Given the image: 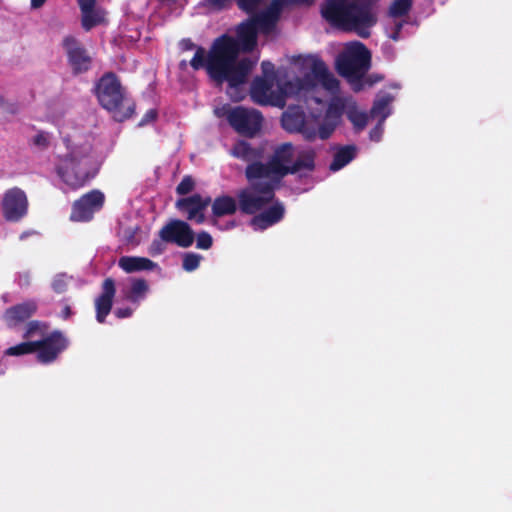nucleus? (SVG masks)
Instances as JSON below:
<instances>
[{
	"label": "nucleus",
	"instance_id": "obj_50",
	"mask_svg": "<svg viewBox=\"0 0 512 512\" xmlns=\"http://www.w3.org/2000/svg\"><path fill=\"white\" fill-rule=\"evenodd\" d=\"M72 315V310H71V307L66 305L63 310H62V318L63 319H68L70 316Z\"/></svg>",
	"mask_w": 512,
	"mask_h": 512
},
{
	"label": "nucleus",
	"instance_id": "obj_27",
	"mask_svg": "<svg viewBox=\"0 0 512 512\" xmlns=\"http://www.w3.org/2000/svg\"><path fill=\"white\" fill-rule=\"evenodd\" d=\"M345 113L356 131H362L366 127L368 122V115L366 112L360 111L356 103L349 105Z\"/></svg>",
	"mask_w": 512,
	"mask_h": 512
},
{
	"label": "nucleus",
	"instance_id": "obj_52",
	"mask_svg": "<svg viewBox=\"0 0 512 512\" xmlns=\"http://www.w3.org/2000/svg\"><path fill=\"white\" fill-rule=\"evenodd\" d=\"M160 245L161 244L159 242L154 241L152 243V247H151L152 252L157 253V254L162 253L163 249L160 247Z\"/></svg>",
	"mask_w": 512,
	"mask_h": 512
},
{
	"label": "nucleus",
	"instance_id": "obj_26",
	"mask_svg": "<svg viewBox=\"0 0 512 512\" xmlns=\"http://www.w3.org/2000/svg\"><path fill=\"white\" fill-rule=\"evenodd\" d=\"M344 112L345 104L342 99L337 98L328 104L323 119L338 126Z\"/></svg>",
	"mask_w": 512,
	"mask_h": 512
},
{
	"label": "nucleus",
	"instance_id": "obj_42",
	"mask_svg": "<svg viewBox=\"0 0 512 512\" xmlns=\"http://www.w3.org/2000/svg\"><path fill=\"white\" fill-rule=\"evenodd\" d=\"M97 0H77L81 12H86L92 8H96Z\"/></svg>",
	"mask_w": 512,
	"mask_h": 512
},
{
	"label": "nucleus",
	"instance_id": "obj_34",
	"mask_svg": "<svg viewBox=\"0 0 512 512\" xmlns=\"http://www.w3.org/2000/svg\"><path fill=\"white\" fill-rule=\"evenodd\" d=\"M195 187V182L191 176H184L181 182L176 187V192L178 195H187L189 194Z\"/></svg>",
	"mask_w": 512,
	"mask_h": 512
},
{
	"label": "nucleus",
	"instance_id": "obj_31",
	"mask_svg": "<svg viewBox=\"0 0 512 512\" xmlns=\"http://www.w3.org/2000/svg\"><path fill=\"white\" fill-rule=\"evenodd\" d=\"M36 352L35 341H26L9 347L5 354L9 356H20Z\"/></svg>",
	"mask_w": 512,
	"mask_h": 512
},
{
	"label": "nucleus",
	"instance_id": "obj_35",
	"mask_svg": "<svg viewBox=\"0 0 512 512\" xmlns=\"http://www.w3.org/2000/svg\"><path fill=\"white\" fill-rule=\"evenodd\" d=\"M212 245H213V238L208 232L201 231L197 234L196 247L198 249L208 250L212 247Z\"/></svg>",
	"mask_w": 512,
	"mask_h": 512
},
{
	"label": "nucleus",
	"instance_id": "obj_2",
	"mask_svg": "<svg viewBox=\"0 0 512 512\" xmlns=\"http://www.w3.org/2000/svg\"><path fill=\"white\" fill-rule=\"evenodd\" d=\"M255 63L248 57L237 61L236 43L228 34L217 37L208 52L198 46L189 61L193 70L205 69L213 81L218 84L227 82L230 88L244 84Z\"/></svg>",
	"mask_w": 512,
	"mask_h": 512
},
{
	"label": "nucleus",
	"instance_id": "obj_16",
	"mask_svg": "<svg viewBox=\"0 0 512 512\" xmlns=\"http://www.w3.org/2000/svg\"><path fill=\"white\" fill-rule=\"evenodd\" d=\"M38 310L35 300H27L7 308L2 319L9 328H16L30 319Z\"/></svg>",
	"mask_w": 512,
	"mask_h": 512
},
{
	"label": "nucleus",
	"instance_id": "obj_15",
	"mask_svg": "<svg viewBox=\"0 0 512 512\" xmlns=\"http://www.w3.org/2000/svg\"><path fill=\"white\" fill-rule=\"evenodd\" d=\"M210 203V197L203 198L200 194H193L189 197L178 199L175 203V207L180 212L186 214L187 220L202 224L205 222L204 211Z\"/></svg>",
	"mask_w": 512,
	"mask_h": 512
},
{
	"label": "nucleus",
	"instance_id": "obj_56",
	"mask_svg": "<svg viewBox=\"0 0 512 512\" xmlns=\"http://www.w3.org/2000/svg\"><path fill=\"white\" fill-rule=\"evenodd\" d=\"M20 281H21V282L23 281V283H24L25 285H29V283H30L29 274H28V273H26V274H24L23 276H21V277H20Z\"/></svg>",
	"mask_w": 512,
	"mask_h": 512
},
{
	"label": "nucleus",
	"instance_id": "obj_23",
	"mask_svg": "<svg viewBox=\"0 0 512 512\" xmlns=\"http://www.w3.org/2000/svg\"><path fill=\"white\" fill-rule=\"evenodd\" d=\"M356 154L357 148L355 145H345L339 147L334 154L329 169L334 172L342 169L356 157Z\"/></svg>",
	"mask_w": 512,
	"mask_h": 512
},
{
	"label": "nucleus",
	"instance_id": "obj_10",
	"mask_svg": "<svg viewBox=\"0 0 512 512\" xmlns=\"http://www.w3.org/2000/svg\"><path fill=\"white\" fill-rule=\"evenodd\" d=\"M68 344V339L59 330L51 332L42 340L35 341L38 362L48 364L55 361Z\"/></svg>",
	"mask_w": 512,
	"mask_h": 512
},
{
	"label": "nucleus",
	"instance_id": "obj_4",
	"mask_svg": "<svg viewBox=\"0 0 512 512\" xmlns=\"http://www.w3.org/2000/svg\"><path fill=\"white\" fill-rule=\"evenodd\" d=\"M68 143L69 141L65 139ZM68 153L60 157L56 167L58 176L62 181L73 189L83 187L91 178L93 158L90 153V146L80 145L70 148Z\"/></svg>",
	"mask_w": 512,
	"mask_h": 512
},
{
	"label": "nucleus",
	"instance_id": "obj_55",
	"mask_svg": "<svg viewBox=\"0 0 512 512\" xmlns=\"http://www.w3.org/2000/svg\"><path fill=\"white\" fill-rule=\"evenodd\" d=\"M295 3L311 6L315 0H293Z\"/></svg>",
	"mask_w": 512,
	"mask_h": 512
},
{
	"label": "nucleus",
	"instance_id": "obj_41",
	"mask_svg": "<svg viewBox=\"0 0 512 512\" xmlns=\"http://www.w3.org/2000/svg\"><path fill=\"white\" fill-rule=\"evenodd\" d=\"M262 72L264 74V78H269L274 80L275 72L274 65L269 61H263L261 63Z\"/></svg>",
	"mask_w": 512,
	"mask_h": 512
},
{
	"label": "nucleus",
	"instance_id": "obj_5",
	"mask_svg": "<svg viewBox=\"0 0 512 512\" xmlns=\"http://www.w3.org/2000/svg\"><path fill=\"white\" fill-rule=\"evenodd\" d=\"M95 95L99 104L113 114L118 122L130 119L135 113L136 105L129 102L125 108L122 104L125 100L124 89L119 78L113 72H107L98 80L95 86Z\"/></svg>",
	"mask_w": 512,
	"mask_h": 512
},
{
	"label": "nucleus",
	"instance_id": "obj_45",
	"mask_svg": "<svg viewBox=\"0 0 512 512\" xmlns=\"http://www.w3.org/2000/svg\"><path fill=\"white\" fill-rule=\"evenodd\" d=\"M197 47H198V46H197L196 44H194V43L192 42V40H191V39H189V38H187V39H182V40L180 41V48H181V50H182V51H191V50H193V49H195V50H196V48H197Z\"/></svg>",
	"mask_w": 512,
	"mask_h": 512
},
{
	"label": "nucleus",
	"instance_id": "obj_14",
	"mask_svg": "<svg viewBox=\"0 0 512 512\" xmlns=\"http://www.w3.org/2000/svg\"><path fill=\"white\" fill-rule=\"evenodd\" d=\"M104 194L99 190H92L73 203L71 211V220L89 221L93 214L100 210L104 204Z\"/></svg>",
	"mask_w": 512,
	"mask_h": 512
},
{
	"label": "nucleus",
	"instance_id": "obj_30",
	"mask_svg": "<svg viewBox=\"0 0 512 512\" xmlns=\"http://www.w3.org/2000/svg\"><path fill=\"white\" fill-rule=\"evenodd\" d=\"M413 5V0H394L389 8L390 16L400 18L408 15Z\"/></svg>",
	"mask_w": 512,
	"mask_h": 512
},
{
	"label": "nucleus",
	"instance_id": "obj_8",
	"mask_svg": "<svg viewBox=\"0 0 512 512\" xmlns=\"http://www.w3.org/2000/svg\"><path fill=\"white\" fill-rule=\"evenodd\" d=\"M302 59L303 66H309L311 74H306L299 80V88L311 89L315 86L312 77L321 84V86L331 93L339 91V80L331 73L322 59L317 56L299 57Z\"/></svg>",
	"mask_w": 512,
	"mask_h": 512
},
{
	"label": "nucleus",
	"instance_id": "obj_20",
	"mask_svg": "<svg viewBox=\"0 0 512 512\" xmlns=\"http://www.w3.org/2000/svg\"><path fill=\"white\" fill-rule=\"evenodd\" d=\"M118 266L126 273L154 270L158 265L146 257L122 256L118 261Z\"/></svg>",
	"mask_w": 512,
	"mask_h": 512
},
{
	"label": "nucleus",
	"instance_id": "obj_17",
	"mask_svg": "<svg viewBox=\"0 0 512 512\" xmlns=\"http://www.w3.org/2000/svg\"><path fill=\"white\" fill-rule=\"evenodd\" d=\"M258 28L252 18L240 23L236 29L237 39L232 37L236 43L237 56L240 51L249 53L253 51L257 45Z\"/></svg>",
	"mask_w": 512,
	"mask_h": 512
},
{
	"label": "nucleus",
	"instance_id": "obj_53",
	"mask_svg": "<svg viewBox=\"0 0 512 512\" xmlns=\"http://www.w3.org/2000/svg\"><path fill=\"white\" fill-rule=\"evenodd\" d=\"M46 0H31V7L32 8H40L44 5Z\"/></svg>",
	"mask_w": 512,
	"mask_h": 512
},
{
	"label": "nucleus",
	"instance_id": "obj_46",
	"mask_svg": "<svg viewBox=\"0 0 512 512\" xmlns=\"http://www.w3.org/2000/svg\"><path fill=\"white\" fill-rule=\"evenodd\" d=\"M114 314L117 318L119 319H123V318H128L132 315V309L129 308V307H126V308H117L115 311H114Z\"/></svg>",
	"mask_w": 512,
	"mask_h": 512
},
{
	"label": "nucleus",
	"instance_id": "obj_48",
	"mask_svg": "<svg viewBox=\"0 0 512 512\" xmlns=\"http://www.w3.org/2000/svg\"><path fill=\"white\" fill-rule=\"evenodd\" d=\"M230 1L231 0H208V3L212 7L220 10V9L225 8Z\"/></svg>",
	"mask_w": 512,
	"mask_h": 512
},
{
	"label": "nucleus",
	"instance_id": "obj_44",
	"mask_svg": "<svg viewBox=\"0 0 512 512\" xmlns=\"http://www.w3.org/2000/svg\"><path fill=\"white\" fill-rule=\"evenodd\" d=\"M67 284L63 278H56L52 283V288L56 293H63Z\"/></svg>",
	"mask_w": 512,
	"mask_h": 512
},
{
	"label": "nucleus",
	"instance_id": "obj_43",
	"mask_svg": "<svg viewBox=\"0 0 512 512\" xmlns=\"http://www.w3.org/2000/svg\"><path fill=\"white\" fill-rule=\"evenodd\" d=\"M284 5V0H273L267 11H272L279 18Z\"/></svg>",
	"mask_w": 512,
	"mask_h": 512
},
{
	"label": "nucleus",
	"instance_id": "obj_24",
	"mask_svg": "<svg viewBox=\"0 0 512 512\" xmlns=\"http://www.w3.org/2000/svg\"><path fill=\"white\" fill-rule=\"evenodd\" d=\"M392 100V96L386 93L373 102L372 108L370 110V116L372 118L379 117V125H382L386 118L390 115L389 105Z\"/></svg>",
	"mask_w": 512,
	"mask_h": 512
},
{
	"label": "nucleus",
	"instance_id": "obj_1",
	"mask_svg": "<svg viewBox=\"0 0 512 512\" xmlns=\"http://www.w3.org/2000/svg\"><path fill=\"white\" fill-rule=\"evenodd\" d=\"M315 159L313 148L296 151L292 143H283L266 163L253 162L246 166L248 185L238 190L236 197L240 213L253 216L250 226L255 231H264L284 218V204L274 201L276 190L287 175L313 172Z\"/></svg>",
	"mask_w": 512,
	"mask_h": 512
},
{
	"label": "nucleus",
	"instance_id": "obj_7",
	"mask_svg": "<svg viewBox=\"0 0 512 512\" xmlns=\"http://www.w3.org/2000/svg\"><path fill=\"white\" fill-rule=\"evenodd\" d=\"M371 66V53L367 47L356 42L337 59L338 72L350 79L360 80L368 72Z\"/></svg>",
	"mask_w": 512,
	"mask_h": 512
},
{
	"label": "nucleus",
	"instance_id": "obj_6",
	"mask_svg": "<svg viewBox=\"0 0 512 512\" xmlns=\"http://www.w3.org/2000/svg\"><path fill=\"white\" fill-rule=\"evenodd\" d=\"M216 113L218 116H224L233 130L244 137L254 138L263 125V115L256 109L226 105Z\"/></svg>",
	"mask_w": 512,
	"mask_h": 512
},
{
	"label": "nucleus",
	"instance_id": "obj_25",
	"mask_svg": "<svg viewBox=\"0 0 512 512\" xmlns=\"http://www.w3.org/2000/svg\"><path fill=\"white\" fill-rule=\"evenodd\" d=\"M104 21L105 12L100 8H92L89 11L81 12V23L85 31H90Z\"/></svg>",
	"mask_w": 512,
	"mask_h": 512
},
{
	"label": "nucleus",
	"instance_id": "obj_39",
	"mask_svg": "<svg viewBox=\"0 0 512 512\" xmlns=\"http://www.w3.org/2000/svg\"><path fill=\"white\" fill-rule=\"evenodd\" d=\"M158 117V112L156 109H149L145 114L144 116L142 117V119L140 120V122L138 123V126L139 127H143V126H146L150 123H153L154 121H156Z\"/></svg>",
	"mask_w": 512,
	"mask_h": 512
},
{
	"label": "nucleus",
	"instance_id": "obj_3",
	"mask_svg": "<svg viewBox=\"0 0 512 512\" xmlns=\"http://www.w3.org/2000/svg\"><path fill=\"white\" fill-rule=\"evenodd\" d=\"M321 15L333 27L354 31L362 38L370 35L369 29L377 22L371 0H325Z\"/></svg>",
	"mask_w": 512,
	"mask_h": 512
},
{
	"label": "nucleus",
	"instance_id": "obj_49",
	"mask_svg": "<svg viewBox=\"0 0 512 512\" xmlns=\"http://www.w3.org/2000/svg\"><path fill=\"white\" fill-rule=\"evenodd\" d=\"M0 108L3 111H7V112H10V113H15L16 112V108H14V107H12L11 109H8L7 104L5 103V101H4V99L2 97H0Z\"/></svg>",
	"mask_w": 512,
	"mask_h": 512
},
{
	"label": "nucleus",
	"instance_id": "obj_36",
	"mask_svg": "<svg viewBox=\"0 0 512 512\" xmlns=\"http://www.w3.org/2000/svg\"><path fill=\"white\" fill-rule=\"evenodd\" d=\"M336 128H337V125L323 119L322 123L319 125V128H318L319 138L322 140H326V139L330 138Z\"/></svg>",
	"mask_w": 512,
	"mask_h": 512
},
{
	"label": "nucleus",
	"instance_id": "obj_19",
	"mask_svg": "<svg viewBox=\"0 0 512 512\" xmlns=\"http://www.w3.org/2000/svg\"><path fill=\"white\" fill-rule=\"evenodd\" d=\"M304 124H306V114L302 107L292 105L283 112L281 125L287 132L297 133L302 130Z\"/></svg>",
	"mask_w": 512,
	"mask_h": 512
},
{
	"label": "nucleus",
	"instance_id": "obj_21",
	"mask_svg": "<svg viewBox=\"0 0 512 512\" xmlns=\"http://www.w3.org/2000/svg\"><path fill=\"white\" fill-rule=\"evenodd\" d=\"M211 209L213 216L216 218L233 215L239 210L237 197L234 198L230 195L218 196L212 202Z\"/></svg>",
	"mask_w": 512,
	"mask_h": 512
},
{
	"label": "nucleus",
	"instance_id": "obj_22",
	"mask_svg": "<svg viewBox=\"0 0 512 512\" xmlns=\"http://www.w3.org/2000/svg\"><path fill=\"white\" fill-rule=\"evenodd\" d=\"M231 155L246 162H258L261 151L245 140H238L231 149Z\"/></svg>",
	"mask_w": 512,
	"mask_h": 512
},
{
	"label": "nucleus",
	"instance_id": "obj_37",
	"mask_svg": "<svg viewBox=\"0 0 512 512\" xmlns=\"http://www.w3.org/2000/svg\"><path fill=\"white\" fill-rule=\"evenodd\" d=\"M263 0H237L238 7L248 13L254 14Z\"/></svg>",
	"mask_w": 512,
	"mask_h": 512
},
{
	"label": "nucleus",
	"instance_id": "obj_47",
	"mask_svg": "<svg viewBox=\"0 0 512 512\" xmlns=\"http://www.w3.org/2000/svg\"><path fill=\"white\" fill-rule=\"evenodd\" d=\"M403 28V22H397L394 25L393 31L390 35V38L394 41H398L400 38V33Z\"/></svg>",
	"mask_w": 512,
	"mask_h": 512
},
{
	"label": "nucleus",
	"instance_id": "obj_11",
	"mask_svg": "<svg viewBox=\"0 0 512 512\" xmlns=\"http://www.w3.org/2000/svg\"><path fill=\"white\" fill-rule=\"evenodd\" d=\"M1 207L6 221L18 222L27 214V196L20 188L9 189L3 196Z\"/></svg>",
	"mask_w": 512,
	"mask_h": 512
},
{
	"label": "nucleus",
	"instance_id": "obj_40",
	"mask_svg": "<svg viewBox=\"0 0 512 512\" xmlns=\"http://www.w3.org/2000/svg\"><path fill=\"white\" fill-rule=\"evenodd\" d=\"M297 133H301L304 139L310 142L314 141L318 136V131L314 127H309L306 124H304L302 130Z\"/></svg>",
	"mask_w": 512,
	"mask_h": 512
},
{
	"label": "nucleus",
	"instance_id": "obj_54",
	"mask_svg": "<svg viewBox=\"0 0 512 512\" xmlns=\"http://www.w3.org/2000/svg\"><path fill=\"white\" fill-rule=\"evenodd\" d=\"M383 79L382 76L379 75H372L369 77V85H373L374 83L381 81Z\"/></svg>",
	"mask_w": 512,
	"mask_h": 512
},
{
	"label": "nucleus",
	"instance_id": "obj_38",
	"mask_svg": "<svg viewBox=\"0 0 512 512\" xmlns=\"http://www.w3.org/2000/svg\"><path fill=\"white\" fill-rule=\"evenodd\" d=\"M32 143L40 149H46L49 146L48 134L39 132L33 137Z\"/></svg>",
	"mask_w": 512,
	"mask_h": 512
},
{
	"label": "nucleus",
	"instance_id": "obj_29",
	"mask_svg": "<svg viewBox=\"0 0 512 512\" xmlns=\"http://www.w3.org/2000/svg\"><path fill=\"white\" fill-rule=\"evenodd\" d=\"M149 286L144 279H133L131 282V287L129 291L126 293V298L131 302H138L140 299L144 298L145 294L148 292Z\"/></svg>",
	"mask_w": 512,
	"mask_h": 512
},
{
	"label": "nucleus",
	"instance_id": "obj_57",
	"mask_svg": "<svg viewBox=\"0 0 512 512\" xmlns=\"http://www.w3.org/2000/svg\"><path fill=\"white\" fill-rule=\"evenodd\" d=\"M188 65H189V62H187L186 60H181L179 63V68L181 70H186Z\"/></svg>",
	"mask_w": 512,
	"mask_h": 512
},
{
	"label": "nucleus",
	"instance_id": "obj_9",
	"mask_svg": "<svg viewBox=\"0 0 512 512\" xmlns=\"http://www.w3.org/2000/svg\"><path fill=\"white\" fill-rule=\"evenodd\" d=\"M272 88L273 79L256 77L251 83L250 96L256 104L283 108L286 104L285 91H273Z\"/></svg>",
	"mask_w": 512,
	"mask_h": 512
},
{
	"label": "nucleus",
	"instance_id": "obj_28",
	"mask_svg": "<svg viewBox=\"0 0 512 512\" xmlns=\"http://www.w3.org/2000/svg\"><path fill=\"white\" fill-rule=\"evenodd\" d=\"M251 18L253 19V21H255L258 30L260 29L263 32L271 31L275 27L279 19L277 16H275L274 12L267 10L259 14H256Z\"/></svg>",
	"mask_w": 512,
	"mask_h": 512
},
{
	"label": "nucleus",
	"instance_id": "obj_33",
	"mask_svg": "<svg viewBox=\"0 0 512 512\" xmlns=\"http://www.w3.org/2000/svg\"><path fill=\"white\" fill-rule=\"evenodd\" d=\"M43 328H46V325L43 322L38 320H32L27 323L23 334V338L29 339L33 337L36 333L41 332Z\"/></svg>",
	"mask_w": 512,
	"mask_h": 512
},
{
	"label": "nucleus",
	"instance_id": "obj_32",
	"mask_svg": "<svg viewBox=\"0 0 512 512\" xmlns=\"http://www.w3.org/2000/svg\"><path fill=\"white\" fill-rule=\"evenodd\" d=\"M201 260L202 256L197 253H185L183 256L182 267L185 271L192 272L199 267Z\"/></svg>",
	"mask_w": 512,
	"mask_h": 512
},
{
	"label": "nucleus",
	"instance_id": "obj_18",
	"mask_svg": "<svg viewBox=\"0 0 512 512\" xmlns=\"http://www.w3.org/2000/svg\"><path fill=\"white\" fill-rule=\"evenodd\" d=\"M116 288L112 278H106L102 283V292L95 299L96 320L104 323L106 317L111 312L113 299L115 297Z\"/></svg>",
	"mask_w": 512,
	"mask_h": 512
},
{
	"label": "nucleus",
	"instance_id": "obj_12",
	"mask_svg": "<svg viewBox=\"0 0 512 512\" xmlns=\"http://www.w3.org/2000/svg\"><path fill=\"white\" fill-rule=\"evenodd\" d=\"M62 45L66 51L68 63L75 75L85 73L91 68V56L74 36H66L63 39Z\"/></svg>",
	"mask_w": 512,
	"mask_h": 512
},
{
	"label": "nucleus",
	"instance_id": "obj_13",
	"mask_svg": "<svg viewBox=\"0 0 512 512\" xmlns=\"http://www.w3.org/2000/svg\"><path fill=\"white\" fill-rule=\"evenodd\" d=\"M159 237L167 243H174L179 247H190L194 242V232L190 225L179 219H173L159 231Z\"/></svg>",
	"mask_w": 512,
	"mask_h": 512
},
{
	"label": "nucleus",
	"instance_id": "obj_51",
	"mask_svg": "<svg viewBox=\"0 0 512 512\" xmlns=\"http://www.w3.org/2000/svg\"><path fill=\"white\" fill-rule=\"evenodd\" d=\"M380 127H381V125H379V124H378V126H377L376 128H374V129L370 132V137H371V139H375V140H378V139H379Z\"/></svg>",
	"mask_w": 512,
	"mask_h": 512
}]
</instances>
